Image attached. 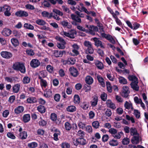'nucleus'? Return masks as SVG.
<instances>
[{
	"instance_id": "1",
	"label": "nucleus",
	"mask_w": 148,
	"mask_h": 148,
	"mask_svg": "<svg viewBox=\"0 0 148 148\" xmlns=\"http://www.w3.org/2000/svg\"><path fill=\"white\" fill-rule=\"evenodd\" d=\"M128 78L129 80L132 81L130 84L132 88L136 91H138L139 87L138 84V82L137 78L135 76L130 75L128 76Z\"/></svg>"
},
{
	"instance_id": "2",
	"label": "nucleus",
	"mask_w": 148,
	"mask_h": 148,
	"mask_svg": "<svg viewBox=\"0 0 148 148\" xmlns=\"http://www.w3.org/2000/svg\"><path fill=\"white\" fill-rule=\"evenodd\" d=\"M12 68L14 70L17 71H20L22 73H24L25 72V66L22 63L19 62L14 63L12 65Z\"/></svg>"
},
{
	"instance_id": "3",
	"label": "nucleus",
	"mask_w": 148,
	"mask_h": 148,
	"mask_svg": "<svg viewBox=\"0 0 148 148\" xmlns=\"http://www.w3.org/2000/svg\"><path fill=\"white\" fill-rule=\"evenodd\" d=\"M23 129L22 127L18 126L16 127V133L18 134L19 135V138L22 140H25L27 138L28 135L26 131H22Z\"/></svg>"
},
{
	"instance_id": "4",
	"label": "nucleus",
	"mask_w": 148,
	"mask_h": 148,
	"mask_svg": "<svg viewBox=\"0 0 148 148\" xmlns=\"http://www.w3.org/2000/svg\"><path fill=\"white\" fill-rule=\"evenodd\" d=\"M71 46L72 47V52L69 53V54L73 56H77L79 55V46L76 43L71 44Z\"/></svg>"
},
{
	"instance_id": "5",
	"label": "nucleus",
	"mask_w": 148,
	"mask_h": 148,
	"mask_svg": "<svg viewBox=\"0 0 148 148\" xmlns=\"http://www.w3.org/2000/svg\"><path fill=\"white\" fill-rule=\"evenodd\" d=\"M126 23L128 27L133 30L137 29L140 26V25L136 22H134L132 23L130 21L127 20Z\"/></svg>"
},
{
	"instance_id": "6",
	"label": "nucleus",
	"mask_w": 148,
	"mask_h": 148,
	"mask_svg": "<svg viewBox=\"0 0 148 148\" xmlns=\"http://www.w3.org/2000/svg\"><path fill=\"white\" fill-rule=\"evenodd\" d=\"M2 12H4V14L5 16H10L11 13L10 12V7L8 5L5 4L2 7Z\"/></svg>"
},
{
	"instance_id": "7",
	"label": "nucleus",
	"mask_w": 148,
	"mask_h": 148,
	"mask_svg": "<svg viewBox=\"0 0 148 148\" xmlns=\"http://www.w3.org/2000/svg\"><path fill=\"white\" fill-rule=\"evenodd\" d=\"M80 5L82 8H80L79 7L78 8H77V9L79 11L81 12L84 11L87 14H91V15L93 16H96V14L94 12L92 11H88L83 6V5L82 4L80 3Z\"/></svg>"
},
{
	"instance_id": "8",
	"label": "nucleus",
	"mask_w": 148,
	"mask_h": 148,
	"mask_svg": "<svg viewBox=\"0 0 148 148\" xmlns=\"http://www.w3.org/2000/svg\"><path fill=\"white\" fill-rule=\"evenodd\" d=\"M40 64L39 60L35 59H32L30 62L31 66L33 68H36L39 66Z\"/></svg>"
},
{
	"instance_id": "9",
	"label": "nucleus",
	"mask_w": 148,
	"mask_h": 148,
	"mask_svg": "<svg viewBox=\"0 0 148 148\" xmlns=\"http://www.w3.org/2000/svg\"><path fill=\"white\" fill-rule=\"evenodd\" d=\"M1 56L3 58L9 59L11 58L13 56L12 53L7 51H3L0 53Z\"/></svg>"
},
{
	"instance_id": "10",
	"label": "nucleus",
	"mask_w": 148,
	"mask_h": 148,
	"mask_svg": "<svg viewBox=\"0 0 148 148\" xmlns=\"http://www.w3.org/2000/svg\"><path fill=\"white\" fill-rule=\"evenodd\" d=\"M98 30L97 28L94 26H90L89 27V29L86 30V32L90 34L94 35L95 34V31Z\"/></svg>"
},
{
	"instance_id": "11",
	"label": "nucleus",
	"mask_w": 148,
	"mask_h": 148,
	"mask_svg": "<svg viewBox=\"0 0 148 148\" xmlns=\"http://www.w3.org/2000/svg\"><path fill=\"white\" fill-rule=\"evenodd\" d=\"M93 40L95 42V45L97 47H100L102 48H105V45L104 44L102 43L97 38H93Z\"/></svg>"
},
{
	"instance_id": "12",
	"label": "nucleus",
	"mask_w": 148,
	"mask_h": 148,
	"mask_svg": "<svg viewBox=\"0 0 148 148\" xmlns=\"http://www.w3.org/2000/svg\"><path fill=\"white\" fill-rule=\"evenodd\" d=\"M15 15L18 17H27L28 14V13L25 11L20 10L16 12Z\"/></svg>"
},
{
	"instance_id": "13",
	"label": "nucleus",
	"mask_w": 148,
	"mask_h": 148,
	"mask_svg": "<svg viewBox=\"0 0 148 148\" xmlns=\"http://www.w3.org/2000/svg\"><path fill=\"white\" fill-rule=\"evenodd\" d=\"M75 59L73 58H69L63 61L64 64L73 65L75 62Z\"/></svg>"
},
{
	"instance_id": "14",
	"label": "nucleus",
	"mask_w": 148,
	"mask_h": 148,
	"mask_svg": "<svg viewBox=\"0 0 148 148\" xmlns=\"http://www.w3.org/2000/svg\"><path fill=\"white\" fill-rule=\"evenodd\" d=\"M122 96L125 98L127 97L130 93L129 88L127 86H123L122 88Z\"/></svg>"
},
{
	"instance_id": "15",
	"label": "nucleus",
	"mask_w": 148,
	"mask_h": 148,
	"mask_svg": "<svg viewBox=\"0 0 148 148\" xmlns=\"http://www.w3.org/2000/svg\"><path fill=\"white\" fill-rule=\"evenodd\" d=\"M40 83L42 89L45 90L48 86V83L47 81L44 79H40Z\"/></svg>"
},
{
	"instance_id": "16",
	"label": "nucleus",
	"mask_w": 148,
	"mask_h": 148,
	"mask_svg": "<svg viewBox=\"0 0 148 148\" xmlns=\"http://www.w3.org/2000/svg\"><path fill=\"white\" fill-rule=\"evenodd\" d=\"M66 52L64 51H59L58 50H55L54 51L53 55L54 56L56 57H62L63 54L65 53Z\"/></svg>"
},
{
	"instance_id": "17",
	"label": "nucleus",
	"mask_w": 148,
	"mask_h": 148,
	"mask_svg": "<svg viewBox=\"0 0 148 148\" xmlns=\"http://www.w3.org/2000/svg\"><path fill=\"white\" fill-rule=\"evenodd\" d=\"M107 106L111 109H114L116 108L115 105L111 100H108L106 103Z\"/></svg>"
},
{
	"instance_id": "18",
	"label": "nucleus",
	"mask_w": 148,
	"mask_h": 148,
	"mask_svg": "<svg viewBox=\"0 0 148 148\" xmlns=\"http://www.w3.org/2000/svg\"><path fill=\"white\" fill-rule=\"evenodd\" d=\"M62 25L64 28L71 29L72 27V25L70 23L66 20H63L61 22Z\"/></svg>"
},
{
	"instance_id": "19",
	"label": "nucleus",
	"mask_w": 148,
	"mask_h": 148,
	"mask_svg": "<svg viewBox=\"0 0 148 148\" xmlns=\"http://www.w3.org/2000/svg\"><path fill=\"white\" fill-rule=\"evenodd\" d=\"M24 107L22 106H19L14 110V112L16 114H19L22 113L24 110Z\"/></svg>"
},
{
	"instance_id": "20",
	"label": "nucleus",
	"mask_w": 148,
	"mask_h": 148,
	"mask_svg": "<svg viewBox=\"0 0 148 148\" xmlns=\"http://www.w3.org/2000/svg\"><path fill=\"white\" fill-rule=\"evenodd\" d=\"M69 71L71 74L74 77H76L78 74L77 69L73 67H71L69 69Z\"/></svg>"
},
{
	"instance_id": "21",
	"label": "nucleus",
	"mask_w": 148,
	"mask_h": 148,
	"mask_svg": "<svg viewBox=\"0 0 148 148\" xmlns=\"http://www.w3.org/2000/svg\"><path fill=\"white\" fill-rule=\"evenodd\" d=\"M26 102L28 103L32 104L36 103L37 100L36 98L35 97H30L27 99Z\"/></svg>"
},
{
	"instance_id": "22",
	"label": "nucleus",
	"mask_w": 148,
	"mask_h": 148,
	"mask_svg": "<svg viewBox=\"0 0 148 148\" xmlns=\"http://www.w3.org/2000/svg\"><path fill=\"white\" fill-rule=\"evenodd\" d=\"M1 33L3 36H8L11 34L12 31L10 29L6 28L3 30Z\"/></svg>"
},
{
	"instance_id": "23",
	"label": "nucleus",
	"mask_w": 148,
	"mask_h": 148,
	"mask_svg": "<svg viewBox=\"0 0 148 148\" xmlns=\"http://www.w3.org/2000/svg\"><path fill=\"white\" fill-rule=\"evenodd\" d=\"M134 136L131 140V142L133 144H138L139 140L138 135L137 136Z\"/></svg>"
},
{
	"instance_id": "24",
	"label": "nucleus",
	"mask_w": 148,
	"mask_h": 148,
	"mask_svg": "<svg viewBox=\"0 0 148 148\" xmlns=\"http://www.w3.org/2000/svg\"><path fill=\"white\" fill-rule=\"evenodd\" d=\"M42 16L44 17H47L49 18H50L53 16V13H49L48 12L44 11L41 13Z\"/></svg>"
},
{
	"instance_id": "25",
	"label": "nucleus",
	"mask_w": 148,
	"mask_h": 148,
	"mask_svg": "<svg viewBox=\"0 0 148 148\" xmlns=\"http://www.w3.org/2000/svg\"><path fill=\"white\" fill-rule=\"evenodd\" d=\"M85 82L88 84H91L93 82V79L91 76L88 75L85 78Z\"/></svg>"
},
{
	"instance_id": "26",
	"label": "nucleus",
	"mask_w": 148,
	"mask_h": 148,
	"mask_svg": "<svg viewBox=\"0 0 148 148\" xmlns=\"http://www.w3.org/2000/svg\"><path fill=\"white\" fill-rule=\"evenodd\" d=\"M95 65L99 69L101 70L103 68V63L100 61L97 60L95 62Z\"/></svg>"
},
{
	"instance_id": "27",
	"label": "nucleus",
	"mask_w": 148,
	"mask_h": 148,
	"mask_svg": "<svg viewBox=\"0 0 148 148\" xmlns=\"http://www.w3.org/2000/svg\"><path fill=\"white\" fill-rule=\"evenodd\" d=\"M44 95L46 97H49L52 95V91L50 89H45Z\"/></svg>"
},
{
	"instance_id": "28",
	"label": "nucleus",
	"mask_w": 148,
	"mask_h": 148,
	"mask_svg": "<svg viewBox=\"0 0 148 148\" xmlns=\"http://www.w3.org/2000/svg\"><path fill=\"white\" fill-rule=\"evenodd\" d=\"M98 101V97L96 96H93V99L91 101V106L93 107L95 106L97 104Z\"/></svg>"
},
{
	"instance_id": "29",
	"label": "nucleus",
	"mask_w": 148,
	"mask_h": 148,
	"mask_svg": "<svg viewBox=\"0 0 148 148\" xmlns=\"http://www.w3.org/2000/svg\"><path fill=\"white\" fill-rule=\"evenodd\" d=\"M97 78L99 82L100 83V85L103 87L105 86V84L104 81V79L100 75H98L97 76Z\"/></svg>"
},
{
	"instance_id": "30",
	"label": "nucleus",
	"mask_w": 148,
	"mask_h": 148,
	"mask_svg": "<svg viewBox=\"0 0 148 148\" xmlns=\"http://www.w3.org/2000/svg\"><path fill=\"white\" fill-rule=\"evenodd\" d=\"M76 110V107L74 106H69L66 108L67 111L71 112H73L75 111Z\"/></svg>"
},
{
	"instance_id": "31",
	"label": "nucleus",
	"mask_w": 148,
	"mask_h": 148,
	"mask_svg": "<svg viewBox=\"0 0 148 148\" xmlns=\"http://www.w3.org/2000/svg\"><path fill=\"white\" fill-rule=\"evenodd\" d=\"M36 23L38 25L41 26L45 25L47 24L46 22L42 19H37L36 21Z\"/></svg>"
},
{
	"instance_id": "32",
	"label": "nucleus",
	"mask_w": 148,
	"mask_h": 148,
	"mask_svg": "<svg viewBox=\"0 0 148 148\" xmlns=\"http://www.w3.org/2000/svg\"><path fill=\"white\" fill-rule=\"evenodd\" d=\"M20 85L19 84L14 85L13 87V91L14 93L18 92L20 90Z\"/></svg>"
},
{
	"instance_id": "33",
	"label": "nucleus",
	"mask_w": 148,
	"mask_h": 148,
	"mask_svg": "<svg viewBox=\"0 0 148 148\" xmlns=\"http://www.w3.org/2000/svg\"><path fill=\"white\" fill-rule=\"evenodd\" d=\"M73 102L75 104H79L80 102V98L77 95H75L74 96Z\"/></svg>"
},
{
	"instance_id": "34",
	"label": "nucleus",
	"mask_w": 148,
	"mask_h": 148,
	"mask_svg": "<svg viewBox=\"0 0 148 148\" xmlns=\"http://www.w3.org/2000/svg\"><path fill=\"white\" fill-rule=\"evenodd\" d=\"M11 41L12 45L14 47H16L18 46L19 44V42L18 40L16 38H12L11 39Z\"/></svg>"
},
{
	"instance_id": "35",
	"label": "nucleus",
	"mask_w": 148,
	"mask_h": 148,
	"mask_svg": "<svg viewBox=\"0 0 148 148\" xmlns=\"http://www.w3.org/2000/svg\"><path fill=\"white\" fill-rule=\"evenodd\" d=\"M57 46L60 49H63L65 47L66 42H58Z\"/></svg>"
},
{
	"instance_id": "36",
	"label": "nucleus",
	"mask_w": 148,
	"mask_h": 148,
	"mask_svg": "<svg viewBox=\"0 0 148 148\" xmlns=\"http://www.w3.org/2000/svg\"><path fill=\"white\" fill-rule=\"evenodd\" d=\"M60 132L58 130H56L54 134L53 139L56 141H57L58 140V136L59 135H60Z\"/></svg>"
},
{
	"instance_id": "37",
	"label": "nucleus",
	"mask_w": 148,
	"mask_h": 148,
	"mask_svg": "<svg viewBox=\"0 0 148 148\" xmlns=\"http://www.w3.org/2000/svg\"><path fill=\"white\" fill-rule=\"evenodd\" d=\"M30 117L29 114H25L23 116V121L25 123H27L30 120Z\"/></svg>"
},
{
	"instance_id": "38",
	"label": "nucleus",
	"mask_w": 148,
	"mask_h": 148,
	"mask_svg": "<svg viewBox=\"0 0 148 148\" xmlns=\"http://www.w3.org/2000/svg\"><path fill=\"white\" fill-rule=\"evenodd\" d=\"M37 110L41 113H43L45 112L46 109L45 106L39 105L37 107Z\"/></svg>"
},
{
	"instance_id": "39",
	"label": "nucleus",
	"mask_w": 148,
	"mask_h": 148,
	"mask_svg": "<svg viewBox=\"0 0 148 148\" xmlns=\"http://www.w3.org/2000/svg\"><path fill=\"white\" fill-rule=\"evenodd\" d=\"M69 34V38H74L76 33L75 31L73 29L69 30L68 32Z\"/></svg>"
},
{
	"instance_id": "40",
	"label": "nucleus",
	"mask_w": 148,
	"mask_h": 148,
	"mask_svg": "<svg viewBox=\"0 0 148 148\" xmlns=\"http://www.w3.org/2000/svg\"><path fill=\"white\" fill-rule=\"evenodd\" d=\"M104 37L109 40L110 42L112 43L115 42L114 39L110 35H105Z\"/></svg>"
},
{
	"instance_id": "41",
	"label": "nucleus",
	"mask_w": 148,
	"mask_h": 148,
	"mask_svg": "<svg viewBox=\"0 0 148 148\" xmlns=\"http://www.w3.org/2000/svg\"><path fill=\"white\" fill-rule=\"evenodd\" d=\"M47 71L50 73H52L53 72L54 68L53 67L50 65H48L46 67Z\"/></svg>"
},
{
	"instance_id": "42",
	"label": "nucleus",
	"mask_w": 148,
	"mask_h": 148,
	"mask_svg": "<svg viewBox=\"0 0 148 148\" xmlns=\"http://www.w3.org/2000/svg\"><path fill=\"white\" fill-rule=\"evenodd\" d=\"M71 18L72 19L78 22L81 23V19L74 14L71 15Z\"/></svg>"
},
{
	"instance_id": "43",
	"label": "nucleus",
	"mask_w": 148,
	"mask_h": 148,
	"mask_svg": "<svg viewBox=\"0 0 148 148\" xmlns=\"http://www.w3.org/2000/svg\"><path fill=\"white\" fill-rule=\"evenodd\" d=\"M130 134L132 136L138 135V133L135 128L132 127L130 129Z\"/></svg>"
},
{
	"instance_id": "44",
	"label": "nucleus",
	"mask_w": 148,
	"mask_h": 148,
	"mask_svg": "<svg viewBox=\"0 0 148 148\" xmlns=\"http://www.w3.org/2000/svg\"><path fill=\"white\" fill-rule=\"evenodd\" d=\"M110 145L112 146H116L118 145V143L116 140L112 139L109 142Z\"/></svg>"
},
{
	"instance_id": "45",
	"label": "nucleus",
	"mask_w": 148,
	"mask_h": 148,
	"mask_svg": "<svg viewBox=\"0 0 148 148\" xmlns=\"http://www.w3.org/2000/svg\"><path fill=\"white\" fill-rule=\"evenodd\" d=\"M46 72L44 71H40L38 75V79H43L42 78H44L46 76Z\"/></svg>"
},
{
	"instance_id": "46",
	"label": "nucleus",
	"mask_w": 148,
	"mask_h": 148,
	"mask_svg": "<svg viewBox=\"0 0 148 148\" xmlns=\"http://www.w3.org/2000/svg\"><path fill=\"white\" fill-rule=\"evenodd\" d=\"M78 125L80 128L84 129H85L86 125L85 123L80 121L78 123Z\"/></svg>"
},
{
	"instance_id": "47",
	"label": "nucleus",
	"mask_w": 148,
	"mask_h": 148,
	"mask_svg": "<svg viewBox=\"0 0 148 148\" xmlns=\"http://www.w3.org/2000/svg\"><path fill=\"white\" fill-rule=\"evenodd\" d=\"M78 142L79 145H84L86 143V141L83 138H79Z\"/></svg>"
},
{
	"instance_id": "48",
	"label": "nucleus",
	"mask_w": 148,
	"mask_h": 148,
	"mask_svg": "<svg viewBox=\"0 0 148 148\" xmlns=\"http://www.w3.org/2000/svg\"><path fill=\"white\" fill-rule=\"evenodd\" d=\"M38 146V144L35 142H33L29 143L28 144V147L31 148H35Z\"/></svg>"
},
{
	"instance_id": "49",
	"label": "nucleus",
	"mask_w": 148,
	"mask_h": 148,
	"mask_svg": "<svg viewBox=\"0 0 148 148\" xmlns=\"http://www.w3.org/2000/svg\"><path fill=\"white\" fill-rule=\"evenodd\" d=\"M85 129L86 131L88 133H91L92 132V128L90 125H88L86 126Z\"/></svg>"
},
{
	"instance_id": "50",
	"label": "nucleus",
	"mask_w": 148,
	"mask_h": 148,
	"mask_svg": "<svg viewBox=\"0 0 148 148\" xmlns=\"http://www.w3.org/2000/svg\"><path fill=\"white\" fill-rule=\"evenodd\" d=\"M24 27L27 29L31 30H33L34 28V26L32 25L27 23L24 24Z\"/></svg>"
},
{
	"instance_id": "51",
	"label": "nucleus",
	"mask_w": 148,
	"mask_h": 148,
	"mask_svg": "<svg viewBox=\"0 0 148 148\" xmlns=\"http://www.w3.org/2000/svg\"><path fill=\"white\" fill-rule=\"evenodd\" d=\"M106 85L108 91L109 92H111L112 91V87L110 82H106Z\"/></svg>"
},
{
	"instance_id": "52",
	"label": "nucleus",
	"mask_w": 148,
	"mask_h": 148,
	"mask_svg": "<svg viewBox=\"0 0 148 148\" xmlns=\"http://www.w3.org/2000/svg\"><path fill=\"white\" fill-rule=\"evenodd\" d=\"M30 81V79L29 77L28 76L25 77L23 80V82L24 84H27L29 83Z\"/></svg>"
},
{
	"instance_id": "53",
	"label": "nucleus",
	"mask_w": 148,
	"mask_h": 148,
	"mask_svg": "<svg viewBox=\"0 0 148 148\" xmlns=\"http://www.w3.org/2000/svg\"><path fill=\"white\" fill-rule=\"evenodd\" d=\"M61 146L62 148H69L70 145L68 143L66 142H64L62 143Z\"/></svg>"
},
{
	"instance_id": "54",
	"label": "nucleus",
	"mask_w": 148,
	"mask_h": 148,
	"mask_svg": "<svg viewBox=\"0 0 148 148\" xmlns=\"http://www.w3.org/2000/svg\"><path fill=\"white\" fill-rule=\"evenodd\" d=\"M130 142V139L126 137L122 140V143L124 145H127L129 144Z\"/></svg>"
},
{
	"instance_id": "55",
	"label": "nucleus",
	"mask_w": 148,
	"mask_h": 148,
	"mask_svg": "<svg viewBox=\"0 0 148 148\" xmlns=\"http://www.w3.org/2000/svg\"><path fill=\"white\" fill-rule=\"evenodd\" d=\"M26 8L28 10H34L35 9V8L34 6L30 4H27L25 5Z\"/></svg>"
},
{
	"instance_id": "56",
	"label": "nucleus",
	"mask_w": 148,
	"mask_h": 148,
	"mask_svg": "<svg viewBox=\"0 0 148 148\" xmlns=\"http://www.w3.org/2000/svg\"><path fill=\"white\" fill-rule=\"evenodd\" d=\"M92 125L94 128L97 129L99 126V123L98 121H95L92 123Z\"/></svg>"
},
{
	"instance_id": "57",
	"label": "nucleus",
	"mask_w": 148,
	"mask_h": 148,
	"mask_svg": "<svg viewBox=\"0 0 148 148\" xmlns=\"http://www.w3.org/2000/svg\"><path fill=\"white\" fill-rule=\"evenodd\" d=\"M65 129L67 130H70L71 128V124L68 122H66L64 124Z\"/></svg>"
},
{
	"instance_id": "58",
	"label": "nucleus",
	"mask_w": 148,
	"mask_h": 148,
	"mask_svg": "<svg viewBox=\"0 0 148 148\" xmlns=\"http://www.w3.org/2000/svg\"><path fill=\"white\" fill-rule=\"evenodd\" d=\"M108 132L112 135V136L117 132V130L113 128L110 129L109 130Z\"/></svg>"
},
{
	"instance_id": "59",
	"label": "nucleus",
	"mask_w": 148,
	"mask_h": 148,
	"mask_svg": "<svg viewBox=\"0 0 148 148\" xmlns=\"http://www.w3.org/2000/svg\"><path fill=\"white\" fill-rule=\"evenodd\" d=\"M53 12L57 14L60 16H62L63 15V13L62 12H61L59 10L56 9H54L53 10Z\"/></svg>"
},
{
	"instance_id": "60",
	"label": "nucleus",
	"mask_w": 148,
	"mask_h": 148,
	"mask_svg": "<svg viewBox=\"0 0 148 148\" xmlns=\"http://www.w3.org/2000/svg\"><path fill=\"white\" fill-rule=\"evenodd\" d=\"M9 114V110H6L4 111L2 113V116L3 117L7 118Z\"/></svg>"
},
{
	"instance_id": "61",
	"label": "nucleus",
	"mask_w": 148,
	"mask_h": 148,
	"mask_svg": "<svg viewBox=\"0 0 148 148\" xmlns=\"http://www.w3.org/2000/svg\"><path fill=\"white\" fill-rule=\"evenodd\" d=\"M27 54L30 56H32L34 54L33 51L31 49H27L26 51Z\"/></svg>"
},
{
	"instance_id": "62",
	"label": "nucleus",
	"mask_w": 148,
	"mask_h": 148,
	"mask_svg": "<svg viewBox=\"0 0 148 148\" xmlns=\"http://www.w3.org/2000/svg\"><path fill=\"white\" fill-rule=\"evenodd\" d=\"M134 114L137 118H139L140 116V113L138 110H134Z\"/></svg>"
},
{
	"instance_id": "63",
	"label": "nucleus",
	"mask_w": 148,
	"mask_h": 148,
	"mask_svg": "<svg viewBox=\"0 0 148 148\" xmlns=\"http://www.w3.org/2000/svg\"><path fill=\"white\" fill-rule=\"evenodd\" d=\"M7 136L12 139H14L16 138L15 136L11 132H9L7 134Z\"/></svg>"
},
{
	"instance_id": "64",
	"label": "nucleus",
	"mask_w": 148,
	"mask_h": 148,
	"mask_svg": "<svg viewBox=\"0 0 148 148\" xmlns=\"http://www.w3.org/2000/svg\"><path fill=\"white\" fill-rule=\"evenodd\" d=\"M132 104V103H129L128 101H126L124 104V106L126 109L129 110L130 108V106Z\"/></svg>"
}]
</instances>
